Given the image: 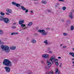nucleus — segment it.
Segmentation results:
<instances>
[{"label":"nucleus","instance_id":"f257e3e1","mask_svg":"<svg viewBox=\"0 0 74 74\" xmlns=\"http://www.w3.org/2000/svg\"><path fill=\"white\" fill-rule=\"evenodd\" d=\"M3 64L6 66L4 67V69H5L6 72V73H10V70L11 68L9 67H10L12 66L11 62L9 60L7 59H5L4 60L3 62Z\"/></svg>","mask_w":74,"mask_h":74},{"label":"nucleus","instance_id":"f03ea898","mask_svg":"<svg viewBox=\"0 0 74 74\" xmlns=\"http://www.w3.org/2000/svg\"><path fill=\"white\" fill-rule=\"evenodd\" d=\"M53 60L54 61V62H55V63L58 62V59H55V58L53 57L51 58L49 60V61H50L49 62V61H48V60H47V64L49 67H51V62H53Z\"/></svg>","mask_w":74,"mask_h":74},{"label":"nucleus","instance_id":"7ed1b4c3","mask_svg":"<svg viewBox=\"0 0 74 74\" xmlns=\"http://www.w3.org/2000/svg\"><path fill=\"white\" fill-rule=\"evenodd\" d=\"M1 48L3 50L5 51V52L8 53L10 52V50L9 49V47L7 45H3L1 46Z\"/></svg>","mask_w":74,"mask_h":74},{"label":"nucleus","instance_id":"20e7f679","mask_svg":"<svg viewBox=\"0 0 74 74\" xmlns=\"http://www.w3.org/2000/svg\"><path fill=\"white\" fill-rule=\"evenodd\" d=\"M39 33L41 34L42 36H45L47 34V32H45V31L44 29L39 30L38 31Z\"/></svg>","mask_w":74,"mask_h":74},{"label":"nucleus","instance_id":"39448f33","mask_svg":"<svg viewBox=\"0 0 74 74\" xmlns=\"http://www.w3.org/2000/svg\"><path fill=\"white\" fill-rule=\"evenodd\" d=\"M4 22L6 24H9L10 23V20H9V18H4L3 20Z\"/></svg>","mask_w":74,"mask_h":74},{"label":"nucleus","instance_id":"423d86ee","mask_svg":"<svg viewBox=\"0 0 74 74\" xmlns=\"http://www.w3.org/2000/svg\"><path fill=\"white\" fill-rule=\"evenodd\" d=\"M12 4H13V5H15L16 6V7H20V6H21V5H20V4L19 3H17L14 2H12Z\"/></svg>","mask_w":74,"mask_h":74},{"label":"nucleus","instance_id":"0eeeda50","mask_svg":"<svg viewBox=\"0 0 74 74\" xmlns=\"http://www.w3.org/2000/svg\"><path fill=\"white\" fill-rule=\"evenodd\" d=\"M21 8L22 10H23V11H25V10H26L25 11V13H27V12H28V9H26V8H25V7H24L23 6H21Z\"/></svg>","mask_w":74,"mask_h":74},{"label":"nucleus","instance_id":"6e6552de","mask_svg":"<svg viewBox=\"0 0 74 74\" xmlns=\"http://www.w3.org/2000/svg\"><path fill=\"white\" fill-rule=\"evenodd\" d=\"M69 16L71 19H73V14L72 12H70L69 13Z\"/></svg>","mask_w":74,"mask_h":74},{"label":"nucleus","instance_id":"1a4fd4ad","mask_svg":"<svg viewBox=\"0 0 74 74\" xmlns=\"http://www.w3.org/2000/svg\"><path fill=\"white\" fill-rule=\"evenodd\" d=\"M42 57L44 58H47L49 57V55L47 54H43L42 55Z\"/></svg>","mask_w":74,"mask_h":74},{"label":"nucleus","instance_id":"9d476101","mask_svg":"<svg viewBox=\"0 0 74 74\" xmlns=\"http://www.w3.org/2000/svg\"><path fill=\"white\" fill-rule=\"evenodd\" d=\"M43 42H44V43H45V45L48 46V45H49V43H48V40H45Z\"/></svg>","mask_w":74,"mask_h":74},{"label":"nucleus","instance_id":"9b49d317","mask_svg":"<svg viewBox=\"0 0 74 74\" xmlns=\"http://www.w3.org/2000/svg\"><path fill=\"white\" fill-rule=\"evenodd\" d=\"M36 42L37 41L34 38L32 39L31 40V42L32 43V44H35V43H36Z\"/></svg>","mask_w":74,"mask_h":74},{"label":"nucleus","instance_id":"f8f14e48","mask_svg":"<svg viewBox=\"0 0 74 74\" xmlns=\"http://www.w3.org/2000/svg\"><path fill=\"white\" fill-rule=\"evenodd\" d=\"M24 22H25V21L24 20H21L19 21V25H22V24H23V23H24Z\"/></svg>","mask_w":74,"mask_h":74},{"label":"nucleus","instance_id":"ddd939ff","mask_svg":"<svg viewBox=\"0 0 74 74\" xmlns=\"http://www.w3.org/2000/svg\"><path fill=\"white\" fill-rule=\"evenodd\" d=\"M16 49V46L14 47H10V49L11 50H15Z\"/></svg>","mask_w":74,"mask_h":74},{"label":"nucleus","instance_id":"4468645a","mask_svg":"<svg viewBox=\"0 0 74 74\" xmlns=\"http://www.w3.org/2000/svg\"><path fill=\"white\" fill-rule=\"evenodd\" d=\"M4 16H2L0 15V21H3V19H4Z\"/></svg>","mask_w":74,"mask_h":74},{"label":"nucleus","instance_id":"2eb2a0df","mask_svg":"<svg viewBox=\"0 0 74 74\" xmlns=\"http://www.w3.org/2000/svg\"><path fill=\"white\" fill-rule=\"evenodd\" d=\"M7 11H8V12L11 13L12 12V10L10 9H7Z\"/></svg>","mask_w":74,"mask_h":74},{"label":"nucleus","instance_id":"dca6fc26","mask_svg":"<svg viewBox=\"0 0 74 74\" xmlns=\"http://www.w3.org/2000/svg\"><path fill=\"white\" fill-rule=\"evenodd\" d=\"M16 34H18V33H15V32H13L11 34V36H12V35H16Z\"/></svg>","mask_w":74,"mask_h":74},{"label":"nucleus","instance_id":"f3484780","mask_svg":"<svg viewBox=\"0 0 74 74\" xmlns=\"http://www.w3.org/2000/svg\"><path fill=\"white\" fill-rule=\"evenodd\" d=\"M55 73L56 74H59V72L58 71V69H57L56 70Z\"/></svg>","mask_w":74,"mask_h":74},{"label":"nucleus","instance_id":"a211bd4d","mask_svg":"<svg viewBox=\"0 0 74 74\" xmlns=\"http://www.w3.org/2000/svg\"><path fill=\"white\" fill-rule=\"evenodd\" d=\"M32 25H33V23L31 22L29 23L28 24L27 26H32Z\"/></svg>","mask_w":74,"mask_h":74},{"label":"nucleus","instance_id":"6ab92c4d","mask_svg":"<svg viewBox=\"0 0 74 74\" xmlns=\"http://www.w3.org/2000/svg\"><path fill=\"white\" fill-rule=\"evenodd\" d=\"M0 14L1 16H4L5 15V14L3 12H1L0 13Z\"/></svg>","mask_w":74,"mask_h":74},{"label":"nucleus","instance_id":"aec40b11","mask_svg":"<svg viewBox=\"0 0 74 74\" xmlns=\"http://www.w3.org/2000/svg\"><path fill=\"white\" fill-rule=\"evenodd\" d=\"M41 2H42V4H45L47 3V1L44 0H43Z\"/></svg>","mask_w":74,"mask_h":74},{"label":"nucleus","instance_id":"412c9836","mask_svg":"<svg viewBox=\"0 0 74 74\" xmlns=\"http://www.w3.org/2000/svg\"><path fill=\"white\" fill-rule=\"evenodd\" d=\"M66 22L67 23H69V24H70V23H71V21L69 19L67 20L66 21Z\"/></svg>","mask_w":74,"mask_h":74},{"label":"nucleus","instance_id":"4be33fe9","mask_svg":"<svg viewBox=\"0 0 74 74\" xmlns=\"http://www.w3.org/2000/svg\"><path fill=\"white\" fill-rule=\"evenodd\" d=\"M63 36H68V34L67 33H63Z\"/></svg>","mask_w":74,"mask_h":74},{"label":"nucleus","instance_id":"5701e85b","mask_svg":"<svg viewBox=\"0 0 74 74\" xmlns=\"http://www.w3.org/2000/svg\"><path fill=\"white\" fill-rule=\"evenodd\" d=\"M3 34V31L0 30V34Z\"/></svg>","mask_w":74,"mask_h":74},{"label":"nucleus","instance_id":"b1692460","mask_svg":"<svg viewBox=\"0 0 74 74\" xmlns=\"http://www.w3.org/2000/svg\"><path fill=\"white\" fill-rule=\"evenodd\" d=\"M21 27H25V26H26V25L22 24H21Z\"/></svg>","mask_w":74,"mask_h":74},{"label":"nucleus","instance_id":"393cba45","mask_svg":"<svg viewBox=\"0 0 74 74\" xmlns=\"http://www.w3.org/2000/svg\"><path fill=\"white\" fill-rule=\"evenodd\" d=\"M63 11H64L66 9V7H63L62 8Z\"/></svg>","mask_w":74,"mask_h":74},{"label":"nucleus","instance_id":"a878e982","mask_svg":"<svg viewBox=\"0 0 74 74\" xmlns=\"http://www.w3.org/2000/svg\"><path fill=\"white\" fill-rule=\"evenodd\" d=\"M12 29H16V27L14 26L13 25L11 27Z\"/></svg>","mask_w":74,"mask_h":74},{"label":"nucleus","instance_id":"bb28decb","mask_svg":"<svg viewBox=\"0 0 74 74\" xmlns=\"http://www.w3.org/2000/svg\"><path fill=\"white\" fill-rule=\"evenodd\" d=\"M74 30V27L73 26H72L71 27V30Z\"/></svg>","mask_w":74,"mask_h":74},{"label":"nucleus","instance_id":"cd10ccee","mask_svg":"<svg viewBox=\"0 0 74 74\" xmlns=\"http://www.w3.org/2000/svg\"><path fill=\"white\" fill-rule=\"evenodd\" d=\"M58 62H55L56 65H57V66H58V65H59V63Z\"/></svg>","mask_w":74,"mask_h":74},{"label":"nucleus","instance_id":"c85d7f7f","mask_svg":"<svg viewBox=\"0 0 74 74\" xmlns=\"http://www.w3.org/2000/svg\"><path fill=\"white\" fill-rule=\"evenodd\" d=\"M59 1H62V2H64V0H58Z\"/></svg>","mask_w":74,"mask_h":74},{"label":"nucleus","instance_id":"c756f323","mask_svg":"<svg viewBox=\"0 0 74 74\" xmlns=\"http://www.w3.org/2000/svg\"><path fill=\"white\" fill-rule=\"evenodd\" d=\"M73 52H70L69 53V55H73Z\"/></svg>","mask_w":74,"mask_h":74},{"label":"nucleus","instance_id":"7c9ffc66","mask_svg":"<svg viewBox=\"0 0 74 74\" xmlns=\"http://www.w3.org/2000/svg\"><path fill=\"white\" fill-rule=\"evenodd\" d=\"M63 48H67V46H63L62 47Z\"/></svg>","mask_w":74,"mask_h":74},{"label":"nucleus","instance_id":"2f4dec72","mask_svg":"<svg viewBox=\"0 0 74 74\" xmlns=\"http://www.w3.org/2000/svg\"><path fill=\"white\" fill-rule=\"evenodd\" d=\"M71 12H72V13L73 14V13H74V10H72V11Z\"/></svg>","mask_w":74,"mask_h":74},{"label":"nucleus","instance_id":"473e14b6","mask_svg":"<svg viewBox=\"0 0 74 74\" xmlns=\"http://www.w3.org/2000/svg\"><path fill=\"white\" fill-rule=\"evenodd\" d=\"M49 53H52V52L50 51H49Z\"/></svg>","mask_w":74,"mask_h":74},{"label":"nucleus","instance_id":"72a5a7b5","mask_svg":"<svg viewBox=\"0 0 74 74\" xmlns=\"http://www.w3.org/2000/svg\"><path fill=\"white\" fill-rule=\"evenodd\" d=\"M62 63H61L60 64V65L59 66V67H62Z\"/></svg>","mask_w":74,"mask_h":74},{"label":"nucleus","instance_id":"f704fd0d","mask_svg":"<svg viewBox=\"0 0 74 74\" xmlns=\"http://www.w3.org/2000/svg\"><path fill=\"white\" fill-rule=\"evenodd\" d=\"M36 29H37V30H38V29H39V28L38 27H36Z\"/></svg>","mask_w":74,"mask_h":74},{"label":"nucleus","instance_id":"c9c22d12","mask_svg":"<svg viewBox=\"0 0 74 74\" xmlns=\"http://www.w3.org/2000/svg\"><path fill=\"white\" fill-rule=\"evenodd\" d=\"M5 14H6V15H10V14L6 12L5 13Z\"/></svg>","mask_w":74,"mask_h":74},{"label":"nucleus","instance_id":"e433bc0d","mask_svg":"<svg viewBox=\"0 0 74 74\" xmlns=\"http://www.w3.org/2000/svg\"><path fill=\"white\" fill-rule=\"evenodd\" d=\"M48 12H51V10H48Z\"/></svg>","mask_w":74,"mask_h":74},{"label":"nucleus","instance_id":"4c0bfd02","mask_svg":"<svg viewBox=\"0 0 74 74\" xmlns=\"http://www.w3.org/2000/svg\"><path fill=\"white\" fill-rule=\"evenodd\" d=\"M48 50H49V51H50L51 50V48H48Z\"/></svg>","mask_w":74,"mask_h":74},{"label":"nucleus","instance_id":"58836bf2","mask_svg":"<svg viewBox=\"0 0 74 74\" xmlns=\"http://www.w3.org/2000/svg\"><path fill=\"white\" fill-rule=\"evenodd\" d=\"M72 57H74V53H73V54H72Z\"/></svg>","mask_w":74,"mask_h":74},{"label":"nucleus","instance_id":"ea45409f","mask_svg":"<svg viewBox=\"0 0 74 74\" xmlns=\"http://www.w3.org/2000/svg\"><path fill=\"white\" fill-rule=\"evenodd\" d=\"M51 74H53V71H51Z\"/></svg>","mask_w":74,"mask_h":74},{"label":"nucleus","instance_id":"a19ab883","mask_svg":"<svg viewBox=\"0 0 74 74\" xmlns=\"http://www.w3.org/2000/svg\"><path fill=\"white\" fill-rule=\"evenodd\" d=\"M16 23H14L13 24V25H16Z\"/></svg>","mask_w":74,"mask_h":74},{"label":"nucleus","instance_id":"79ce46f5","mask_svg":"<svg viewBox=\"0 0 74 74\" xmlns=\"http://www.w3.org/2000/svg\"><path fill=\"white\" fill-rule=\"evenodd\" d=\"M30 12H31V13H33V10H32L30 11Z\"/></svg>","mask_w":74,"mask_h":74},{"label":"nucleus","instance_id":"37998d69","mask_svg":"<svg viewBox=\"0 0 74 74\" xmlns=\"http://www.w3.org/2000/svg\"><path fill=\"white\" fill-rule=\"evenodd\" d=\"M62 21V22H64V20H63Z\"/></svg>","mask_w":74,"mask_h":74},{"label":"nucleus","instance_id":"c03bdc74","mask_svg":"<svg viewBox=\"0 0 74 74\" xmlns=\"http://www.w3.org/2000/svg\"><path fill=\"white\" fill-rule=\"evenodd\" d=\"M58 59H61V57H58Z\"/></svg>","mask_w":74,"mask_h":74},{"label":"nucleus","instance_id":"a18cd8bd","mask_svg":"<svg viewBox=\"0 0 74 74\" xmlns=\"http://www.w3.org/2000/svg\"><path fill=\"white\" fill-rule=\"evenodd\" d=\"M41 62L42 63H44V61H41Z\"/></svg>","mask_w":74,"mask_h":74},{"label":"nucleus","instance_id":"49530a36","mask_svg":"<svg viewBox=\"0 0 74 74\" xmlns=\"http://www.w3.org/2000/svg\"><path fill=\"white\" fill-rule=\"evenodd\" d=\"M29 37H27V38L26 39L27 40H29Z\"/></svg>","mask_w":74,"mask_h":74},{"label":"nucleus","instance_id":"de8ad7c7","mask_svg":"<svg viewBox=\"0 0 74 74\" xmlns=\"http://www.w3.org/2000/svg\"><path fill=\"white\" fill-rule=\"evenodd\" d=\"M48 29H49H49H50V28H46L47 30H48Z\"/></svg>","mask_w":74,"mask_h":74},{"label":"nucleus","instance_id":"09e8293b","mask_svg":"<svg viewBox=\"0 0 74 74\" xmlns=\"http://www.w3.org/2000/svg\"><path fill=\"white\" fill-rule=\"evenodd\" d=\"M72 50H73V51H74V48H72Z\"/></svg>","mask_w":74,"mask_h":74},{"label":"nucleus","instance_id":"8fccbe9b","mask_svg":"<svg viewBox=\"0 0 74 74\" xmlns=\"http://www.w3.org/2000/svg\"><path fill=\"white\" fill-rule=\"evenodd\" d=\"M72 60H74V58H72Z\"/></svg>","mask_w":74,"mask_h":74},{"label":"nucleus","instance_id":"3c124183","mask_svg":"<svg viewBox=\"0 0 74 74\" xmlns=\"http://www.w3.org/2000/svg\"><path fill=\"white\" fill-rule=\"evenodd\" d=\"M21 33H24V32L23 31H21Z\"/></svg>","mask_w":74,"mask_h":74},{"label":"nucleus","instance_id":"603ef678","mask_svg":"<svg viewBox=\"0 0 74 74\" xmlns=\"http://www.w3.org/2000/svg\"><path fill=\"white\" fill-rule=\"evenodd\" d=\"M62 45H63L62 44H61L60 45V46H61V47H62Z\"/></svg>","mask_w":74,"mask_h":74},{"label":"nucleus","instance_id":"864d4df0","mask_svg":"<svg viewBox=\"0 0 74 74\" xmlns=\"http://www.w3.org/2000/svg\"><path fill=\"white\" fill-rule=\"evenodd\" d=\"M57 4L58 5H59V3H57Z\"/></svg>","mask_w":74,"mask_h":74},{"label":"nucleus","instance_id":"5fc2aeb1","mask_svg":"<svg viewBox=\"0 0 74 74\" xmlns=\"http://www.w3.org/2000/svg\"><path fill=\"white\" fill-rule=\"evenodd\" d=\"M28 74H31V73H28Z\"/></svg>","mask_w":74,"mask_h":74},{"label":"nucleus","instance_id":"6e6d98bb","mask_svg":"<svg viewBox=\"0 0 74 74\" xmlns=\"http://www.w3.org/2000/svg\"><path fill=\"white\" fill-rule=\"evenodd\" d=\"M0 43H1V40L0 39Z\"/></svg>","mask_w":74,"mask_h":74},{"label":"nucleus","instance_id":"4d7b16f0","mask_svg":"<svg viewBox=\"0 0 74 74\" xmlns=\"http://www.w3.org/2000/svg\"><path fill=\"white\" fill-rule=\"evenodd\" d=\"M71 44H73V42H71Z\"/></svg>","mask_w":74,"mask_h":74},{"label":"nucleus","instance_id":"13d9d810","mask_svg":"<svg viewBox=\"0 0 74 74\" xmlns=\"http://www.w3.org/2000/svg\"><path fill=\"white\" fill-rule=\"evenodd\" d=\"M51 30H53V29H51Z\"/></svg>","mask_w":74,"mask_h":74},{"label":"nucleus","instance_id":"bf43d9fd","mask_svg":"<svg viewBox=\"0 0 74 74\" xmlns=\"http://www.w3.org/2000/svg\"><path fill=\"white\" fill-rule=\"evenodd\" d=\"M19 32H21V30H19Z\"/></svg>","mask_w":74,"mask_h":74},{"label":"nucleus","instance_id":"052dcab7","mask_svg":"<svg viewBox=\"0 0 74 74\" xmlns=\"http://www.w3.org/2000/svg\"><path fill=\"white\" fill-rule=\"evenodd\" d=\"M73 67H74V65H73Z\"/></svg>","mask_w":74,"mask_h":74},{"label":"nucleus","instance_id":"680f3d73","mask_svg":"<svg viewBox=\"0 0 74 74\" xmlns=\"http://www.w3.org/2000/svg\"><path fill=\"white\" fill-rule=\"evenodd\" d=\"M56 7H57V6H56Z\"/></svg>","mask_w":74,"mask_h":74},{"label":"nucleus","instance_id":"e2e57ef3","mask_svg":"<svg viewBox=\"0 0 74 74\" xmlns=\"http://www.w3.org/2000/svg\"><path fill=\"white\" fill-rule=\"evenodd\" d=\"M45 68H46V69H47V68H46V67H45Z\"/></svg>","mask_w":74,"mask_h":74}]
</instances>
